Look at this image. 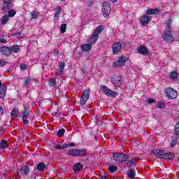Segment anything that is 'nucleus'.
Here are the masks:
<instances>
[{
    "instance_id": "nucleus-8",
    "label": "nucleus",
    "mask_w": 179,
    "mask_h": 179,
    "mask_svg": "<svg viewBox=\"0 0 179 179\" xmlns=\"http://www.w3.org/2000/svg\"><path fill=\"white\" fill-rule=\"evenodd\" d=\"M75 146V143H64L62 145L60 144H55L54 145L55 149H59V150H62L64 149H68V148H73Z\"/></svg>"
},
{
    "instance_id": "nucleus-17",
    "label": "nucleus",
    "mask_w": 179,
    "mask_h": 179,
    "mask_svg": "<svg viewBox=\"0 0 179 179\" xmlns=\"http://www.w3.org/2000/svg\"><path fill=\"white\" fill-rule=\"evenodd\" d=\"M149 20H150V17L149 16L143 15L140 20L141 24H142V26H146V24L149 23Z\"/></svg>"
},
{
    "instance_id": "nucleus-39",
    "label": "nucleus",
    "mask_w": 179,
    "mask_h": 179,
    "mask_svg": "<svg viewBox=\"0 0 179 179\" xmlns=\"http://www.w3.org/2000/svg\"><path fill=\"white\" fill-rule=\"evenodd\" d=\"M118 168L115 166H108V170L110 173H114L115 171H117V169Z\"/></svg>"
},
{
    "instance_id": "nucleus-47",
    "label": "nucleus",
    "mask_w": 179,
    "mask_h": 179,
    "mask_svg": "<svg viewBox=\"0 0 179 179\" xmlns=\"http://www.w3.org/2000/svg\"><path fill=\"white\" fill-rule=\"evenodd\" d=\"M37 15H38L37 13L36 12L31 13V19H36V17H37Z\"/></svg>"
},
{
    "instance_id": "nucleus-23",
    "label": "nucleus",
    "mask_w": 179,
    "mask_h": 179,
    "mask_svg": "<svg viewBox=\"0 0 179 179\" xmlns=\"http://www.w3.org/2000/svg\"><path fill=\"white\" fill-rule=\"evenodd\" d=\"M82 51L87 52V51H92V44L90 43H85L83 44L81 46Z\"/></svg>"
},
{
    "instance_id": "nucleus-29",
    "label": "nucleus",
    "mask_w": 179,
    "mask_h": 179,
    "mask_svg": "<svg viewBox=\"0 0 179 179\" xmlns=\"http://www.w3.org/2000/svg\"><path fill=\"white\" fill-rule=\"evenodd\" d=\"M62 10V9L61 8V7H58L57 8L55 9V19L59 18V15H60Z\"/></svg>"
},
{
    "instance_id": "nucleus-2",
    "label": "nucleus",
    "mask_w": 179,
    "mask_h": 179,
    "mask_svg": "<svg viewBox=\"0 0 179 179\" xmlns=\"http://www.w3.org/2000/svg\"><path fill=\"white\" fill-rule=\"evenodd\" d=\"M104 30V27L103 25H99L95 31L92 33V35L90 38L87 39V43H90L91 45L94 44L97 40H99V34L101 33V31Z\"/></svg>"
},
{
    "instance_id": "nucleus-38",
    "label": "nucleus",
    "mask_w": 179,
    "mask_h": 179,
    "mask_svg": "<svg viewBox=\"0 0 179 179\" xmlns=\"http://www.w3.org/2000/svg\"><path fill=\"white\" fill-rule=\"evenodd\" d=\"M16 15V10L12 9L8 11V17H13Z\"/></svg>"
},
{
    "instance_id": "nucleus-18",
    "label": "nucleus",
    "mask_w": 179,
    "mask_h": 179,
    "mask_svg": "<svg viewBox=\"0 0 179 179\" xmlns=\"http://www.w3.org/2000/svg\"><path fill=\"white\" fill-rule=\"evenodd\" d=\"M6 94V87L2 85L0 81V99H3Z\"/></svg>"
},
{
    "instance_id": "nucleus-10",
    "label": "nucleus",
    "mask_w": 179,
    "mask_h": 179,
    "mask_svg": "<svg viewBox=\"0 0 179 179\" xmlns=\"http://www.w3.org/2000/svg\"><path fill=\"white\" fill-rule=\"evenodd\" d=\"M111 82L116 87H120V86H121V85L122 84V82L121 81V77H119L117 75H114L113 76V78H111Z\"/></svg>"
},
{
    "instance_id": "nucleus-44",
    "label": "nucleus",
    "mask_w": 179,
    "mask_h": 179,
    "mask_svg": "<svg viewBox=\"0 0 179 179\" xmlns=\"http://www.w3.org/2000/svg\"><path fill=\"white\" fill-rule=\"evenodd\" d=\"M147 102L148 104H152V103H156V100L150 98L147 99Z\"/></svg>"
},
{
    "instance_id": "nucleus-27",
    "label": "nucleus",
    "mask_w": 179,
    "mask_h": 179,
    "mask_svg": "<svg viewBox=\"0 0 179 179\" xmlns=\"http://www.w3.org/2000/svg\"><path fill=\"white\" fill-rule=\"evenodd\" d=\"M87 155V152L86 151V150L84 149H80V150H77V157H83V156H86Z\"/></svg>"
},
{
    "instance_id": "nucleus-36",
    "label": "nucleus",
    "mask_w": 179,
    "mask_h": 179,
    "mask_svg": "<svg viewBox=\"0 0 179 179\" xmlns=\"http://www.w3.org/2000/svg\"><path fill=\"white\" fill-rule=\"evenodd\" d=\"M64 134H65V129H61L57 131V136L58 138H62V136H64Z\"/></svg>"
},
{
    "instance_id": "nucleus-9",
    "label": "nucleus",
    "mask_w": 179,
    "mask_h": 179,
    "mask_svg": "<svg viewBox=\"0 0 179 179\" xmlns=\"http://www.w3.org/2000/svg\"><path fill=\"white\" fill-rule=\"evenodd\" d=\"M128 61V57H122L117 62H115L113 65V66H124L125 63Z\"/></svg>"
},
{
    "instance_id": "nucleus-34",
    "label": "nucleus",
    "mask_w": 179,
    "mask_h": 179,
    "mask_svg": "<svg viewBox=\"0 0 179 179\" xmlns=\"http://www.w3.org/2000/svg\"><path fill=\"white\" fill-rule=\"evenodd\" d=\"M64 68H65V63L62 62L59 66V71L57 72L59 75H61L64 72Z\"/></svg>"
},
{
    "instance_id": "nucleus-40",
    "label": "nucleus",
    "mask_w": 179,
    "mask_h": 179,
    "mask_svg": "<svg viewBox=\"0 0 179 179\" xmlns=\"http://www.w3.org/2000/svg\"><path fill=\"white\" fill-rule=\"evenodd\" d=\"M49 85L50 86H55V85H57V81L55 80V78H50L49 80Z\"/></svg>"
},
{
    "instance_id": "nucleus-53",
    "label": "nucleus",
    "mask_w": 179,
    "mask_h": 179,
    "mask_svg": "<svg viewBox=\"0 0 179 179\" xmlns=\"http://www.w3.org/2000/svg\"><path fill=\"white\" fill-rule=\"evenodd\" d=\"M111 2H113V3H115V2H117V0H110Z\"/></svg>"
},
{
    "instance_id": "nucleus-24",
    "label": "nucleus",
    "mask_w": 179,
    "mask_h": 179,
    "mask_svg": "<svg viewBox=\"0 0 179 179\" xmlns=\"http://www.w3.org/2000/svg\"><path fill=\"white\" fill-rule=\"evenodd\" d=\"M162 159H165L166 160H173V159H174V154L171 152H167V153L164 152Z\"/></svg>"
},
{
    "instance_id": "nucleus-51",
    "label": "nucleus",
    "mask_w": 179,
    "mask_h": 179,
    "mask_svg": "<svg viewBox=\"0 0 179 179\" xmlns=\"http://www.w3.org/2000/svg\"><path fill=\"white\" fill-rule=\"evenodd\" d=\"M58 52H59V51H58V50H55V51L53 52V54H54V55H57V54H58Z\"/></svg>"
},
{
    "instance_id": "nucleus-30",
    "label": "nucleus",
    "mask_w": 179,
    "mask_h": 179,
    "mask_svg": "<svg viewBox=\"0 0 179 179\" xmlns=\"http://www.w3.org/2000/svg\"><path fill=\"white\" fill-rule=\"evenodd\" d=\"M127 176L129 178H131V179L135 178V171H134V169H129L127 171Z\"/></svg>"
},
{
    "instance_id": "nucleus-3",
    "label": "nucleus",
    "mask_w": 179,
    "mask_h": 179,
    "mask_svg": "<svg viewBox=\"0 0 179 179\" xmlns=\"http://www.w3.org/2000/svg\"><path fill=\"white\" fill-rule=\"evenodd\" d=\"M101 90L103 94H105L106 96L109 97H117V96H118V92L110 90L106 85H101Z\"/></svg>"
},
{
    "instance_id": "nucleus-13",
    "label": "nucleus",
    "mask_w": 179,
    "mask_h": 179,
    "mask_svg": "<svg viewBox=\"0 0 179 179\" xmlns=\"http://www.w3.org/2000/svg\"><path fill=\"white\" fill-rule=\"evenodd\" d=\"M12 6V0H3V12H8Z\"/></svg>"
},
{
    "instance_id": "nucleus-1",
    "label": "nucleus",
    "mask_w": 179,
    "mask_h": 179,
    "mask_svg": "<svg viewBox=\"0 0 179 179\" xmlns=\"http://www.w3.org/2000/svg\"><path fill=\"white\" fill-rule=\"evenodd\" d=\"M170 20L167 21L166 29L168 30L162 34V38L164 41H166V43H173V41H175L174 36H173V31H171V28L170 27Z\"/></svg>"
},
{
    "instance_id": "nucleus-35",
    "label": "nucleus",
    "mask_w": 179,
    "mask_h": 179,
    "mask_svg": "<svg viewBox=\"0 0 179 179\" xmlns=\"http://www.w3.org/2000/svg\"><path fill=\"white\" fill-rule=\"evenodd\" d=\"M0 148L1 149H6L8 148V143H6V141L4 140H2L0 142Z\"/></svg>"
},
{
    "instance_id": "nucleus-45",
    "label": "nucleus",
    "mask_w": 179,
    "mask_h": 179,
    "mask_svg": "<svg viewBox=\"0 0 179 179\" xmlns=\"http://www.w3.org/2000/svg\"><path fill=\"white\" fill-rule=\"evenodd\" d=\"M166 107V105L163 103L162 102H159L158 103V108H164Z\"/></svg>"
},
{
    "instance_id": "nucleus-25",
    "label": "nucleus",
    "mask_w": 179,
    "mask_h": 179,
    "mask_svg": "<svg viewBox=\"0 0 179 179\" xmlns=\"http://www.w3.org/2000/svg\"><path fill=\"white\" fill-rule=\"evenodd\" d=\"M68 156L78 157V149L70 150L67 152Z\"/></svg>"
},
{
    "instance_id": "nucleus-32",
    "label": "nucleus",
    "mask_w": 179,
    "mask_h": 179,
    "mask_svg": "<svg viewBox=\"0 0 179 179\" xmlns=\"http://www.w3.org/2000/svg\"><path fill=\"white\" fill-rule=\"evenodd\" d=\"M178 76V74L176 71H172L169 75V78L170 79H172V80H176Z\"/></svg>"
},
{
    "instance_id": "nucleus-15",
    "label": "nucleus",
    "mask_w": 179,
    "mask_h": 179,
    "mask_svg": "<svg viewBox=\"0 0 179 179\" xmlns=\"http://www.w3.org/2000/svg\"><path fill=\"white\" fill-rule=\"evenodd\" d=\"M137 52L141 55H148L149 54V50L148 48L143 45H140L137 49Z\"/></svg>"
},
{
    "instance_id": "nucleus-16",
    "label": "nucleus",
    "mask_w": 179,
    "mask_h": 179,
    "mask_svg": "<svg viewBox=\"0 0 179 179\" xmlns=\"http://www.w3.org/2000/svg\"><path fill=\"white\" fill-rule=\"evenodd\" d=\"M21 118L22 119L24 125L29 124V120H27V118H29V113H27V110H24L22 113Z\"/></svg>"
},
{
    "instance_id": "nucleus-4",
    "label": "nucleus",
    "mask_w": 179,
    "mask_h": 179,
    "mask_svg": "<svg viewBox=\"0 0 179 179\" xmlns=\"http://www.w3.org/2000/svg\"><path fill=\"white\" fill-rule=\"evenodd\" d=\"M128 155L124 153H115L113 155V159L115 162H118L119 163H122L127 162L129 159Z\"/></svg>"
},
{
    "instance_id": "nucleus-7",
    "label": "nucleus",
    "mask_w": 179,
    "mask_h": 179,
    "mask_svg": "<svg viewBox=\"0 0 179 179\" xmlns=\"http://www.w3.org/2000/svg\"><path fill=\"white\" fill-rule=\"evenodd\" d=\"M90 96V90H84L80 101V106H85V104H86V101L89 100Z\"/></svg>"
},
{
    "instance_id": "nucleus-41",
    "label": "nucleus",
    "mask_w": 179,
    "mask_h": 179,
    "mask_svg": "<svg viewBox=\"0 0 179 179\" xmlns=\"http://www.w3.org/2000/svg\"><path fill=\"white\" fill-rule=\"evenodd\" d=\"M61 33H65L66 31V24H62L60 27Z\"/></svg>"
},
{
    "instance_id": "nucleus-14",
    "label": "nucleus",
    "mask_w": 179,
    "mask_h": 179,
    "mask_svg": "<svg viewBox=\"0 0 179 179\" xmlns=\"http://www.w3.org/2000/svg\"><path fill=\"white\" fill-rule=\"evenodd\" d=\"M121 48H122V45L120 43H115L112 45L113 54H118L121 51Z\"/></svg>"
},
{
    "instance_id": "nucleus-26",
    "label": "nucleus",
    "mask_w": 179,
    "mask_h": 179,
    "mask_svg": "<svg viewBox=\"0 0 179 179\" xmlns=\"http://www.w3.org/2000/svg\"><path fill=\"white\" fill-rule=\"evenodd\" d=\"M45 169V164L44 162H40L36 166V170L38 171H44V169Z\"/></svg>"
},
{
    "instance_id": "nucleus-37",
    "label": "nucleus",
    "mask_w": 179,
    "mask_h": 179,
    "mask_svg": "<svg viewBox=\"0 0 179 179\" xmlns=\"http://www.w3.org/2000/svg\"><path fill=\"white\" fill-rule=\"evenodd\" d=\"M10 49V52L13 51V52H19L20 51V48H19V45H14Z\"/></svg>"
},
{
    "instance_id": "nucleus-52",
    "label": "nucleus",
    "mask_w": 179,
    "mask_h": 179,
    "mask_svg": "<svg viewBox=\"0 0 179 179\" xmlns=\"http://www.w3.org/2000/svg\"><path fill=\"white\" fill-rule=\"evenodd\" d=\"M100 179H107V177H106V176H102L100 177Z\"/></svg>"
},
{
    "instance_id": "nucleus-31",
    "label": "nucleus",
    "mask_w": 179,
    "mask_h": 179,
    "mask_svg": "<svg viewBox=\"0 0 179 179\" xmlns=\"http://www.w3.org/2000/svg\"><path fill=\"white\" fill-rule=\"evenodd\" d=\"M31 83V78L30 77H26L24 78V86H29L30 83Z\"/></svg>"
},
{
    "instance_id": "nucleus-6",
    "label": "nucleus",
    "mask_w": 179,
    "mask_h": 179,
    "mask_svg": "<svg viewBox=\"0 0 179 179\" xmlns=\"http://www.w3.org/2000/svg\"><path fill=\"white\" fill-rule=\"evenodd\" d=\"M102 12L103 13L104 17L110 16V13H111V5H110L108 1H103Z\"/></svg>"
},
{
    "instance_id": "nucleus-49",
    "label": "nucleus",
    "mask_w": 179,
    "mask_h": 179,
    "mask_svg": "<svg viewBox=\"0 0 179 179\" xmlns=\"http://www.w3.org/2000/svg\"><path fill=\"white\" fill-rule=\"evenodd\" d=\"M0 43L2 44H5V43H6V41L2 38H0Z\"/></svg>"
},
{
    "instance_id": "nucleus-19",
    "label": "nucleus",
    "mask_w": 179,
    "mask_h": 179,
    "mask_svg": "<svg viewBox=\"0 0 179 179\" xmlns=\"http://www.w3.org/2000/svg\"><path fill=\"white\" fill-rule=\"evenodd\" d=\"M1 52H2V54L3 55H6L7 57L9 56V55L10 54V48L6 47V46H3L0 48Z\"/></svg>"
},
{
    "instance_id": "nucleus-54",
    "label": "nucleus",
    "mask_w": 179,
    "mask_h": 179,
    "mask_svg": "<svg viewBox=\"0 0 179 179\" xmlns=\"http://www.w3.org/2000/svg\"><path fill=\"white\" fill-rule=\"evenodd\" d=\"M60 1H62V0H60Z\"/></svg>"
},
{
    "instance_id": "nucleus-12",
    "label": "nucleus",
    "mask_w": 179,
    "mask_h": 179,
    "mask_svg": "<svg viewBox=\"0 0 179 179\" xmlns=\"http://www.w3.org/2000/svg\"><path fill=\"white\" fill-rule=\"evenodd\" d=\"M152 155H154V156H155V157H157L158 159H163L164 150L160 149L152 150Z\"/></svg>"
},
{
    "instance_id": "nucleus-11",
    "label": "nucleus",
    "mask_w": 179,
    "mask_h": 179,
    "mask_svg": "<svg viewBox=\"0 0 179 179\" xmlns=\"http://www.w3.org/2000/svg\"><path fill=\"white\" fill-rule=\"evenodd\" d=\"M30 169L27 166H22L18 172L17 174L20 177L21 176H27L29 174Z\"/></svg>"
},
{
    "instance_id": "nucleus-33",
    "label": "nucleus",
    "mask_w": 179,
    "mask_h": 179,
    "mask_svg": "<svg viewBox=\"0 0 179 179\" xmlns=\"http://www.w3.org/2000/svg\"><path fill=\"white\" fill-rule=\"evenodd\" d=\"M9 22V16L5 15L1 17V24H6Z\"/></svg>"
},
{
    "instance_id": "nucleus-28",
    "label": "nucleus",
    "mask_w": 179,
    "mask_h": 179,
    "mask_svg": "<svg viewBox=\"0 0 179 179\" xmlns=\"http://www.w3.org/2000/svg\"><path fill=\"white\" fill-rule=\"evenodd\" d=\"M17 115H19V110L17 108H14L13 111L11 112V117L13 120H15V118L17 117Z\"/></svg>"
},
{
    "instance_id": "nucleus-20",
    "label": "nucleus",
    "mask_w": 179,
    "mask_h": 179,
    "mask_svg": "<svg viewBox=\"0 0 179 179\" xmlns=\"http://www.w3.org/2000/svg\"><path fill=\"white\" fill-rule=\"evenodd\" d=\"M82 169H83V165L80 162L76 163L73 166V171L75 173H79Z\"/></svg>"
},
{
    "instance_id": "nucleus-46",
    "label": "nucleus",
    "mask_w": 179,
    "mask_h": 179,
    "mask_svg": "<svg viewBox=\"0 0 179 179\" xmlns=\"http://www.w3.org/2000/svg\"><path fill=\"white\" fill-rule=\"evenodd\" d=\"M7 64H8V62H5V60L0 59L1 66H3L6 65Z\"/></svg>"
},
{
    "instance_id": "nucleus-50",
    "label": "nucleus",
    "mask_w": 179,
    "mask_h": 179,
    "mask_svg": "<svg viewBox=\"0 0 179 179\" xmlns=\"http://www.w3.org/2000/svg\"><path fill=\"white\" fill-rule=\"evenodd\" d=\"M2 114H3V108L0 106V115H2Z\"/></svg>"
},
{
    "instance_id": "nucleus-43",
    "label": "nucleus",
    "mask_w": 179,
    "mask_h": 179,
    "mask_svg": "<svg viewBox=\"0 0 179 179\" xmlns=\"http://www.w3.org/2000/svg\"><path fill=\"white\" fill-rule=\"evenodd\" d=\"M134 164V159H130L129 161L127 162V166L128 167H131V166H132Z\"/></svg>"
},
{
    "instance_id": "nucleus-5",
    "label": "nucleus",
    "mask_w": 179,
    "mask_h": 179,
    "mask_svg": "<svg viewBox=\"0 0 179 179\" xmlns=\"http://www.w3.org/2000/svg\"><path fill=\"white\" fill-rule=\"evenodd\" d=\"M165 94L167 99L172 100L173 99H176L177 96H178V93L174 89L169 87L165 90Z\"/></svg>"
},
{
    "instance_id": "nucleus-42",
    "label": "nucleus",
    "mask_w": 179,
    "mask_h": 179,
    "mask_svg": "<svg viewBox=\"0 0 179 179\" xmlns=\"http://www.w3.org/2000/svg\"><path fill=\"white\" fill-rule=\"evenodd\" d=\"M175 134L179 135V122L175 126Z\"/></svg>"
},
{
    "instance_id": "nucleus-48",
    "label": "nucleus",
    "mask_w": 179,
    "mask_h": 179,
    "mask_svg": "<svg viewBox=\"0 0 179 179\" xmlns=\"http://www.w3.org/2000/svg\"><path fill=\"white\" fill-rule=\"evenodd\" d=\"M20 69H22V71H24V69H27V66H26L25 64H22L20 66Z\"/></svg>"
},
{
    "instance_id": "nucleus-21",
    "label": "nucleus",
    "mask_w": 179,
    "mask_h": 179,
    "mask_svg": "<svg viewBox=\"0 0 179 179\" xmlns=\"http://www.w3.org/2000/svg\"><path fill=\"white\" fill-rule=\"evenodd\" d=\"M160 10L157 8H152L146 10V15H159Z\"/></svg>"
},
{
    "instance_id": "nucleus-22",
    "label": "nucleus",
    "mask_w": 179,
    "mask_h": 179,
    "mask_svg": "<svg viewBox=\"0 0 179 179\" xmlns=\"http://www.w3.org/2000/svg\"><path fill=\"white\" fill-rule=\"evenodd\" d=\"M178 138H179V134H174V135L172 136V141L171 143V146L172 148H173V146H176V145H177Z\"/></svg>"
}]
</instances>
